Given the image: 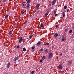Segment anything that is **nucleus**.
I'll use <instances>...</instances> for the list:
<instances>
[{"label":"nucleus","mask_w":74,"mask_h":74,"mask_svg":"<svg viewBox=\"0 0 74 74\" xmlns=\"http://www.w3.org/2000/svg\"><path fill=\"white\" fill-rule=\"evenodd\" d=\"M53 54L51 52L49 54L48 56V58L49 59H50L51 57H52L53 56Z\"/></svg>","instance_id":"obj_1"},{"label":"nucleus","mask_w":74,"mask_h":74,"mask_svg":"<svg viewBox=\"0 0 74 74\" xmlns=\"http://www.w3.org/2000/svg\"><path fill=\"white\" fill-rule=\"evenodd\" d=\"M56 0H53V1L51 3V4L52 5H54L56 3Z\"/></svg>","instance_id":"obj_2"},{"label":"nucleus","mask_w":74,"mask_h":74,"mask_svg":"<svg viewBox=\"0 0 74 74\" xmlns=\"http://www.w3.org/2000/svg\"><path fill=\"white\" fill-rule=\"evenodd\" d=\"M22 41H23V37H22L20 38H19V43H21Z\"/></svg>","instance_id":"obj_3"},{"label":"nucleus","mask_w":74,"mask_h":74,"mask_svg":"<svg viewBox=\"0 0 74 74\" xmlns=\"http://www.w3.org/2000/svg\"><path fill=\"white\" fill-rule=\"evenodd\" d=\"M40 4H37L36 5V7L37 10H38V7H40Z\"/></svg>","instance_id":"obj_4"},{"label":"nucleus","mask_w":74,"mask_h":74,"mask_svg":"<svg viewBox=\"0 0 74 74\" xmlns=\"http://www.w3.org/2000/svg\"><path fill=\"white\" fill-rule=\"evenodd\" d=\"M58 36H59V34L57 33H56L54 35V37L55 38H56L58 37Z\"/></svg>","instance_id":"obj_5"},{"label":"nucleus","mask_w":74,"mask_h":74,"mask_svg":"<svg viewBox=\"0 0 74 74\" xmlns=\"http://www.w3.org/2000/svg\"><path fill=\"white\" fill-rule=\"evenodd\" d=\"M18 58H19V56H17V57H15L14 58V61L15 62H16V60H18Z\"/></svg>","instance_id":"obj_6"},{"label":"nucleus","mask_w":74,"mask_h":74,"mask_svg":"<svg viewBox=\"0 0 74 74\" xmlns=\"http://www.w3.org/2000/svg\"><path fill=\"white\" fill-rule=\"evenodd\" d=\"M65 40V38H64V36H62V41H64Z\"/></svg>","instance_id":"obj_7"},{"label":"nucleus","mask_w":74,"mask_h":74,"mask_svg":"<svg viewBox=\"0 0 74 74\" xmlns=\"http://www.w3.org/2000/svg\"><path fill=\"white\" fill-rule=\"evenodd\" d=\"M41 44V42H38L37 43V46H39Z\"/></svg>","instance_id":"obj_8"},{"label":"nucleus","mask_w":74,"mask_h":74,"mask_svg":"<svg viewBox=\"0 0 74 74\" xmlns=\"http://www.w3.org/2000/svg\"><path fill=\"white\" fill-rule=\"evenodd\" d=\"M27 8L26 9H29V7H30V4H28L27 5V6H26Z\"/></svg>","instance_id":"obj_9"},{"label":"nucleus","mask_w":74,"mask_h":74,"mask_svg":"<svg viewBox=\"0 0 74 74\" xmlns=\"http://www.w3.org/2000/svg\"><path fill=\"white\" fill-rule=\"evenodd\" d=\"M10 62H9L7 65V68H9L10 67Z\"/></svg>","instance_id":"obj_10"},{"label":"nucleus","mask_w":74,"mask_h":74,"mask_svg":"<svg viewBox=\"0 0 74 74\" xmlns=\"http://www.w3.org/2000/svg\"><path fill=\"white\" fill-rule=\"evenodd\" d=\"M59 69H61V70L62 69V64L59 65Z\"/></svg>","instance_id":"obj_11"},{"label":"nucleus","mask_w":74,"mask_h":74,"mask_svg":"<svg viewBox=\"0 0 74 74\" xmlns=\"http://www.w3.org/2000/svg\"><path fill=\"white\" fill-rule=\"evenodd\" d=\"M62 16L63 17H64L66 16V14H65V13H64V12H62Z\"/></svg>","instance_id":"obj_12"},{"label":"nucleus","mask_w":74,"mask_h":74,"mask_svg":"<svg viewBox=\"0 0 74 74\" xmlns=\"http://www.w3.org/2000/svg\"><path fill=\"white\" fill-rule=\"evenodd\" d=\"M32 37H33V35H31L29 36V38L30 39H32Z\"/></svg>","instance_id":"obj_13"},{"label":"nucleus","mask_w":74,"mask_h":74,"mask_svg":"<svg viewBox=\"0 0 74 74\" xmlns=\"http://www.w3.org/2000/svg\"><path fill=\"white\" fill-rule=\"evenodd\" d=\"M45 56H43L42 57V60H45Z\"/></svg>","instance_id":"obj_14"},{"label":"nucleus","mask_w":74,"mask_h":74,"mask_svg":"<svg viewBox=\"0 0 74 74\" xmlns=\"http://www.w3.org/2000/svg\"><path fill=\"white\" fill-rule=\"evenodd\" d=\"M26 4V3L25 2H23L22 3V4H23V6H25V4Z\"/></svg>","instance_id":"obj_15"},{"label":"nucleus","mask_w":74,"mask_h":74,"mask_svg":"<svg viewBox=\"0 0 74 74\" xmlns=\"http://www.w3.org/2000/svg\"><path fill=\"white\" fill-rule=\"evenodd\" d=\"M27 4H29L30 3V0H28V1L27 2Z\"/></svg>","instance_id":"obj_16"},{"label":"nucleus","mask_w":74,"mask_h":74,"mask_svg":"<svg viewBox=\"0 0 74 74\" xmlns=\"http://www.w3.org/2000/svg\"><path fill=\"white\" fill-rule=\"evenodd\" d=\"M45 52L46 53H48V49L45 50Z\"/></svg>","instance_id":"obj_17"},{"label":"nucleus","mask_w":74,"mask_h":74,"mask_svg":"<svg viewBox=\"0 0 74 74\" xmlns=\"http://www.w3.org/2000/svg\"><path fill=\"white\" fill-rule=\"evenodd\" d=\"M35 71H32V72H31V74H33L34 73Z\"/></svg>","instance_id":"obj_18"},{"label":"nucleus","mask_w":74,"mask_h":74,"mask_svg":"<svg viewBox=\"0 0 74 74\" xmlns=\"http://www.w3.org/2000/svg\"><path fill=\"white\" fill-rule=\"evenodd\" d=\"M48 14V13H46L45 14V16H46V17H47V16Z\"/></svg>","instance_id":"obj_19"},{"label":"nucleus","mask_w":74,"mask_h":74,"mask_svg":"<svg viewBox=\"0 0 74 74\" xmlns=\"http://www.w3.org/2000/svg\"><path fill=\"white\" fill-rule=\"evenodd\" d=\"M8 17V15L7 14L5 16V19H7V18Z\"/></svg>","instance_id":"obj_20"},{"label":"nucleus","mask_w":74,"mask_h":74,"mask_svg":"<svg viewBox=\"0 0 74 74\" xmlns=\"http://www.w3.org/2000/svg\"><path fill=\"white\" fill-rule=\"evenodd\" d=\"M44 26V24H42V23H41L40 24V26H41L42 27H43Z\"/></svg>","instance_id":"obj_21"},{"label":"nucleus","mask_w":74,"mask_h":74,"mask_svg":"<svg viewBox=\"0 0 74 74\" xmlns=\"http://www.w3.org/2000/svg\"><path fill=\"white\" fill-rule=\"evenodd\" d=\"M12 32H10V36H11L12 35Z\"/></svg>","instance_id":"obj_22"},{"label":"nucleus","mask_w":74,"mask_h":74,"mask_svg":"<svg viewBox=\"0 0 74 74\" xmlns=\"http://www.w3.org/2000/svg\"><path fill=\"white\" fill-rule=\"evenodd\" d=\"M23 50L24 52H25L26 51V49L25 48H23Z\"/></svg>","instance_id":"obj_23"},{"label":"nucleus","mask_w":74,"mask_h":74,"mask_svg":"<svg viewBox=\"0 0 74 74\" xmlns=\"http://www.w3.org/2000/svg\"><path fill=\"white\" fill-rule=\"evenodd\" d=\"M7 1V0H3V2L4 3H5Z\"/></svg>","instance_id":"obj_24"},{"label":"nucleus","mask_w":74,"mask_h":74,"mask_svg":"<svg viewBox=\"0 0 74 74\" xmlns=\"http://www.w3.org/2000/svg\"><path fill=\"white\" fill-rule=\"evenodd\" d=\"M56 10H54V15H55V14H56Z\"/></svg>","instance_id":"obj_25"},{"label":"nucleus","mask_w":74,"mask_h":74,"mask_svg":"<svg viewBox=\"0 0 74 74\" xmlns=\"http://www.w3.org/2000/svg\"><path fill=\"white\" fill-rule=\"evenodd\" d=\"M22 7L23 8H27L26 6H23Z\"/></svg>","instance_id":"obj_26"},{"label":"nucleus","mask_w":74,"mask_h":74,"mask_svg":"<svg viewBox=\"0 0 74 74\" xmlns=\"http://www.w3.org/2000/svg\"><path fill=\"white\" fill-rule=\"evenodd\" d=\"M72 32H73V31L72 30H70V31H69V32L70 33H72Z\"/></svg>","instance_id":"obj_27"},{"label":"nucleus","mask_w":74,"mask_h":74,"mask_svg":"<svg viewBox=\"0 0 74 74\" xmlns=\"http://www.w3.org/2000/svg\"><path fill=\"white\" fill-rule=\"evenodd\" d=\"M60 56H62V53H61L59 54Z\"/></svg>","instance_id":"obj_28"},{"label":"nucleus","mask_w":74,"mask_h":74,"mask_svg":"<svg viewBox=\"0 0 74 74\" xmlns=\"http://www.w3.org/2000/svg\"><path fill=\"white\" fill-rule=\"evenodd\" d=\"M43 51V49H42L40 50H39V51H40V52H41V51Z\"/></svg>","instance_id":"obj_29"},{"label":"nucleus","mask_w":74,"mask_h":74,"mask_svg":"<svg viewBox=\"0 0 74 74\" xmlns=\"http://www.w3.org/2000/svg\"><path fill=\"white\" fill-rule=\"evenodd\" d=\"M64 8L65 9H66L67 8V6H64Z\"/></svg>","instance_id":"obj_30"},{"label":"nucleus","mask_w":74,"mask_h":74,"mask_svg":"<svg viewBox=\"0 0 74 74\" xmlns=\"http://www.w3.org/2000/svg\"><path fill=\"white\" fill-rule=\"evenodd\" d=\"M56 28H58V27H59V26L58 25H56Z\"/></svg>","instance_id":"obj_31"},{"label":"nucleus","mask_w":74,"mask_h":74,"mask_svg":"<svg viewBox=\"0 0 74 74\" xmlns=\"http://www.w3.org/2000/svg\"><path fill=\"white\" fill-rule=\"evenodd\" d=\"M72 63V62H69V64L70 65H71V64Z\"/></svg>","instance_id":"obj_32"},{"label":"nucleus","mask_w":74,"mask_h":74,"mask_svg":"<svg viewBox=\"0 0 74 74\" xmlns=\"http://www.w3.org/2000/svg\"><path fill=\"white\" fill-rule=\"evenodd\" d=\"M20 47H19V46H18L17 47V48H18V49H19V48Z\"/></svg>","instance_id":"obj_33"},{"label":"nucleus","mask_w":74,"mask_h":74,"mask_svg":"<svg viewBox=\"0 0 74 74\" xmlns=\"http://www.w3.org/2000/svg\"><path fill=\"white\" fill-rule=\"evenodd\" d=\"M45 45H49V43H46L45 44Z\"/></svg>","instance_id":"obj_34"},{"label":"nucleus","mask_w":74,"mask_h":74,"mask_svg":"<svg viewBox=\"0 0 74 74\" xmlns=\"http://www.w3.org/2000/svg\"><path fill=\"white\" fill-rule=\"evenodd\" d=\"M21 14H24V12L23 11H22L21 12Z\"/></svg>","instance_id":"obj_35"},{"label":"nucleus","mask_w":74,"mask_h":74,"mask_svg":"<svg viewBox=\"0 0 74 74\" xmlns=\"http://www.w3.org/2000/svg\"><path fill=\"white\" fill-rule=\"evenodd\" d=\"M34 47H33L32 48V49H34Z\"/></svg>","instance_id":"obj_36"},{"label":"nucleus","mask_w":74,"mask_h":74,"mask_svg":"<svg viewBox=\"0 0 74 74\" xmlns=\"http://www.w3.org/2000/svg\"><path fill=\"white\" fill-rule=\"evenodd\" d=\"M63 35H64L65 36H66V33L64 34Z\"/></svg>","instance_id":"obj_37"},{"label":"nucleus","mask_w":74,"mask_h":74,"mask_svg":"<svg viewBox=\"0 0 74 74\" xmlns=\"http://www.w3.org/2000/svg\"><path fill=\"white\" fill-rule=\"evenodd\" d=\"M40 63H41L42 62V60H40Z\"/></svg>","instance_id":"obj_38"},{"label":"nucleus","mask_w":74,"mask_h":74,"mask_svg":"<svg viewBox=\"0 0 74 74\" xmlns=\"http://www.w3.org/2000/svg\"><path fill=\"white\" fill-rule=\"evenodd\" d=\"M68 31V29H65L66 32H67Z\"/></svg>","instance_id":"obj_39"},{"label":"nucleus","mask_w":74,"mask_h":74,"mask_svg":"<svg viewBox=\"0 0 74 74\" xmlns=\"http://www.w3.org/2000/svg\"><path fill=\"white\" fill-rule=\"evenodd\" d=\"M51 6V4H49V6Z\"/></svg>","instance_id":"obj_40"},{"label":"nucleus","mask_w":74,"mask_h":74,"mask_svg":"<svg viewBox=\"0 0 74 74\" xmlns=\"http://www.w3.org/2000/svg\"><path fill=\"white\" fill-rule=\"evenodd\" d=\"M52 49H53V48H54V47L52 46Z\"/></svg>","instance_id":"obj_41"},{"label":"nucleus","mask_w":74,"mask_h":74,"mask_svg":"<svg viewBox=\"0 0 74 74\" xmlns=\"http://www.w3.org/2000/svg\"><path fill=\"white\" fill-rule=\"evenodd\" d=\"M11 32H13V29H12L11 31H10Z\"/></svg>","instance_id":"obj_42"},{"label":"nucleus","mask_w":74,"mask_h":74,"mask_svg":"<svg viewBox=\"0 0 74 74\" xmlns=\"http://www.w3.org/2000/svg\"><path fill=\"white\" fill-rule=\"evenodd\" d=\"M42 1H44L45 0H42Z\"/></svg>","instance_id":"obj_43"},{"label":"nucleus","mask_w":74,"mask_h":74,"mask_svg":"<svg viewBox=\"0 0 74 74\" xmlns=\"http://www.w3.org/2000/svg\"><path fill=\"white\" fill-rule=\"evenodd\" d=\"M62 72L63 73H64V71H63Z\"/></svg>","instance_id":"obj_44"},{"label":"nucleus","mask_w":74,"mask_h":74,"mask_svg":"<svg viewBox=\"0 0 74 74\" xmlns=\"http://www.w3.org/2000/svg\"><path fill=\"white\" fill-rule=\"evenodd\" d=\"M28 0H25V1H28Z\"/></svg>","instance_id":"obj_45"},{"label":"nucleus","mask_w":74,"mask_h":74,"mask_svg":"<svg viewBox=\"0 0 74 74\" xmlns=\"http://www.w3.org/2000/svg\"><path fill=\"white\" fill-rule=\"evenodd\" d=\"M55 16H57V14H55Z\"/></svg>","instance_id":"obj_46"},{"label":"nucleus","mask_w":74,"mask_h":74,"mask_svg":"<svg viewBox=\"0 0 74 74\" xmlns=\"http://www.w3.org/2000/svg\"><path fill=\"white\" fill-rule=\"evenodd\" d=\"M27 40L29 39V38H27Z\"/></svg>","instance_id":"obj_47"},{"label":"nucleus","mask_w":74,"mask_h":74,"mask_svg":"<svg viewBox=\"0 0 74 74\" xmlns=\"http://www.w3.org/2000/svg\"><path fill=\"white\" fill-rule=\"evenodd\" d=\"M15 33V34H17V33Z\"/></svg>","instance_id":"obj_48"},{"label":"nucleus","mask_w":74,"mask_h":74,"mask_svg":"<svg viewBox=\"0 0 74 74\" xmlns=\"http://www.w3.org/2000/svg\"><path fill=\"white\" fill-rule=\"evenodd\" d=\"M73 29H74V27H73Z\"/></svg>","instance_id":"obj_49"},{"label":"nucleus","mask_w":74,"mask_h":74,"mask_svg":"<svg viewBox=\"0 0 74 74\" xmlns=\"http://www.w3.org/2000/svg\"><path fill=\"white\" fill-rule=\"evenodd\" d=\"M58 15V14H57V15Z\"/></svg>","instance_id":"obj_50"},{"label":"nucleus","mask_w":74,"mask_h":74,"mask_svg":"<svg viewBox=\"0 0 74 74\" xmlns=\"http://www.w3.org/2000/svg\"><path fill=\"white\" fill-rule=\"evenodd\" d=\"M15 36H16V35Z\"/></svg>","instance_id":"obj_51"}]
</instances>
